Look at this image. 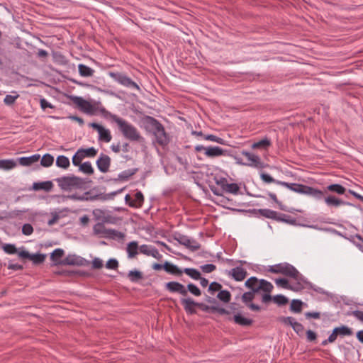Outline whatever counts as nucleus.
<instances>
[{"mask_svg": "<svg viewBox=\"0 0 363 363\" xmlns=\"http://www.w3.org/2000/svg\"><path fill=\"white\" fill-rule=\"evenodd\" d=\"M99 111L100 114L104 118L111 119L112 121L117 124L120 131L125 138L131 141H138L141 138L140 134L138 129L129 122L126 121L116 114L111 113L104 107L99 108Z\"/></svg>", "mask_w": 363, "mask_h": 363, "instance_id": "obj_1", "label": "nucleus"}, {"mask_svg": "<svg viewBox=\"0 0 363 363\" xmlns=\"http://www.w3.org/2000/svg\"><path fill=\"white\" fill-rule=\"evenodd\" d=\"M245 286L250 289L251 291L259 294L261 291L263 294L261 296V301L267 303L272 301L271 292L274 286L272 284L265 279L259 280L255 277H251L245 283Z\"/></svg>", "mask_w": 363, "mask_h": 363, "instance_id": "obj_2", "label": "nucleus"}, {"mask_svg": "<svg viewBox=\"0 0 363 363\" xmlns=\"http://www.w3.org/2000/svg\"><path fill=\"white\" fill-rule=\"evenodd\" d=\"M144 123L146 130L154 135L155 142L162 147L169 144V138L163 125L158 120L152 116H146Z\"/></svg>", "mask_w": 363, "mask_h": 363, "instance_id": "obj_3", "label": "nucleus"}, {"mask_svg": "<svg viewBox=\"0 0 363 363\" xmlns=\"http://www.w3.org/2000/svg\"><path fill=\"white\" fill-rule=\"evenodd\" d=\"M277 184L286 187L292 191L311 196L317 200H321L324 198V193L321 190L302 184L288 183L281 181L277 182Z\"/></svg>", "mask_w": 363, "mask_h": 363, "instance_id": "obj_4", "label": "nucleus"}, {"mask_svg": "<svg viewBox=\"0 0 363 363\" xmlns=\"http://www.w3.org/2000/svg\"><path fill=\"white\" fill-rule=\"evenodd\" d=\"M267 272L273 274H281L294 279L305 281V277L292 264L288 262H281L268 267Z\"/></svg>", "mask_w": 363, "mask_h": 363, "instance_id": "obj_5", "label": "nucleus"}, {"mask_svg": "<svg viewBox=\"0 0 363 363\" xmlns=\"http://www.w3.org/2000/svg\"><path fill=\"white\" fill-rule=\"evenodd\" d=\"M108 74L112 79L123 86L135 89L138 91H141L140 86L125 73L109 72Z\"/></svg>", "mask_w": 363, "mask_h": 363, "instance_id": "obj_6", "label": "nucleus"}, {"mask_svg": "<svg viewBox=\"0 0 363 363\" xmlns=\"http://www.w3.org/2000/svg\"><path fill=\"white\" fill-rule=\"evenodd\" d=\"M58 186L62 190H70L73 188H79L83 184V181L81 178L74 176H64L62 177L57 178L55 179Z\"/></svg>", "mask_w": 363, "mask_h": 363, "instance_id": "obj_7", "label": "nucleus"}, {"mask_svg": "<svg viewBox=\"0 0 363 363\" xmlns=\"http://www.w3.org/2000/svg\"><path fill=\"white\" fill-rule=\"evenodd\" d=\"M72 101L81 111L90 115H93L96 112L99 113V108L103 107L102 106L96 107L81 96H72Z\"/></svg>", "mask_w": 363, "mask_h": 363, "instance_id": "obj_8", "label": "nucleus"}, {"mask_svg": "<svg viewBox=\"0 0 363 363\" xmlns=\"http://www.w3.org/2000/svg\"><path fill=\"white\" fill-rule=\"evenodd\" d=\"M296 281L294 284H289V281L285 278H278L275 279V283L277 286H281L283 289H289L293 291H300L304 289L303 284H307V279L305 278V281H301L299 279H294Z\"/></svg>", "mask_w": 363, "mask_h": 363, "instance_id": "obj_9", "label": "nucleus"}, {"mask_svg": "<svg viewBox=\"0 0 363 363\" xmlns=\"http://www.w3.org/2000/svg\"><path fill=\"white\" fill-rule=\"evenodd\" d=\"M173 238L179 244L185 246L191 251H196L201 247L200 244L196 240L179 233H175L173 235Z\"/></svg>", "mask_w": 363, "mask_h": 363, "instance_id": "obj_10", "label": "nucleus"}, {"mask_svg": "<svg viewBox=\"0 0 363 363\" xmlns=\"http://www.w3.org/2000/svg\"><path fill=\"white\" fill-rule=\"evenodd\" d=\"M241 154L246 157L247 161L242 162L238 160V163L244 166L253 167L256 168H263L264 165L261 161L260 157L253 153H251L246 150H242Z\"/></svg>", "mask_w": 363, "mask_h": 363, "instance_id": "obj_11", "label": "nucleus"}, {"mask_svg": "<svg viewBox=\"0 0 363 363\" xmlns=\"http://www.w3.org/2000/svg\"><path fill=\"white\" fill-rule=\"evenodd\" d=\"M89 126L95 129L99 134L98 140L104 143H109L112 139L110 130L105 128L100 124L91 123Z\"/></svg>", "mask_w": 363, "mask_h": 363, "instance_id": "obj_12", "label": "nucleus"}, {"mask_svg": "<svg viewBox=\"0 0 363 363\" xmlns=\"http://www.w3.org/2000/svg\"><path fill=\"white\" fill-rule=\"evenodd\" d=\"M89 263V261L85 258L78 256L77 255H68L63 259L60 264L62 265H71V266H85Z\"/></svg>", "mask_w": 363, "mask_h": 363, "instance_id": "obj_13", "label": "nucleus"}, {"mask_svg": "<svg viewBox=\"0 0 363 363\" xmlns=\"http://www.w3.org/2000/svg\"><path fill=\"white\" fill-rule=\"evenodd\" d=\"M326 205L329 207H338L340 206H354L358 209L361 208L359 205H354L349 201H345L341 199H339L335 196L329 195L324 198Z\"/></svg>", "mask_w": 363, "mask_h": 363, "instance_id": "obj_14", "label": "nucleus"}, {"mask_svg": "<svg viewBox=\"0 0 363 363\" xmlns=\"http://www.w3.org/2000/svg\"><path fill=\"white\" fill-rule=\"evenodd\" d=\"M165 289L170 293H177L183 296H187V290L185 286L177 281H169L166 283Z\"/></svg>", "mask_w": 363, "mask_h": 363, "instance_id": "obj_15", "label": "nucleus"}, {"mask_svg": "<svg viewBox=\"0 0 363 363\" xmlns=\"http://www.w3.org/2000/svg\"><path fill=\"white\" fill-rule=\"evenodd\" d=\"M123 191V189L117 191H113L109 194H95L93 191H89L88 192L90 194L87 195V199L89 201H94L96 200H101V201H106L109 199H113L114 196H116L118 193H120Z\"/></svg>", "mask_w": 363, "mask_h": 363, "instance_id": "obj_16", "label": "nucleus"}, {"mask_svg": "<svg viewBox=\"0 0 363 363\" xmlns=\"http://www.w3.org/2000/svg\"><path fill=\"white\" fill-rule=\"evenodd\" d=\"M197 307L200 308L204 312L218 313L220 315L230 314V311L224 308L220 307L218 304L213 306H208L203 303L197 302Z\"/></svg>", "mask_w": 363, "mask_h": 363, "instance_id": "obj_17", "label": "nucleus"}, {"mask_svg": "<svg viewBox=\"0 0 363 363\" xmlns=\"http://www.w3.org/2000/svg\"><path fill=\"white\" fill-rule=\"evenodd\" d=\"M96 166L99 170L103 173L108 171L111 164V158L109 156L101 153L96 160Z\"/></svg>", "mask_w": 363, "mask_h": 363, "instance_id": "obj_18", "label": "nucleus"}, {"mask_svg": "<svg viewBox=\"0 0 363 363\" xmlns=\"http://www.w3.org/2000/svg\"><path fill=\"white\" fill-rule=\"evenodd\" d=\"M180 302L184 307V311L189 315L196 313L195 307L197 306V302L191 298H182Z\"/></svg>", "mask_w": 363, "mask_h": 363, "instance_id": "obj_19", "label": "nucleus"}, {"mask_svg": "<svg viewBox=\"0 0 363 363\" xmlns=\"http://www.w3.org/2000/svg\"><path fill=\"white\" fill-rule=\"evenodd\" d=\"M247 271L242 267H236L228 272V275L237 281H241L245 279L247 276Z\"/></svg>", "mask_w": 363, "mask_h": 363, "instance_id": "obj_20", "label": "nucleus"}, {"mask_svg": "<svg viewBox=\"0 0 363 363\" xmlns=\"http://www.w3.org/2000/svg\"><path fill=\"white\" fill-rule=\"evenodd\" d=\"M227 150H223L218 146H208L206 151L204 152L205 155L208 157H216L221 155H225Z\"/></svg>", "mask_w": 363, "mask_h": 363, "instance_id": "obj_21", "label": "nucleus"}, {"mask_svg": "<svg viewBox=\"0 0 363 363\" xmlns=\"http://www.w3.org/2000/svg\"><path fill=\"white\" fill-rule=\"evenodd\" d=\"M127 256L129 259H134L140 252L138 241H131L126 246Z\"/></svg>", "mask_w": 363, "mask_h": 363, "instance_id": "obj_22", "label": "nucleus"}, {"mask_svg": "<svg viewBox=\"0 0 363 363\" xmlns=\"http://www.w3.org/2000/svg\"><path fill=\"white\" fill-rule=\"evenodd\" d=\"M164 270L172 275L179 277L183 274L182 269H179L177 265L166 261L163 264Z\"/></svg>", "mask_w": 363, "mask_h": 363, "instance_id": "obj_23", "label": "nucleus"}, {"mask_svg": "<svg viewBox=\"0 0 363 363\" xmlns=\"http://www.w3.org/2000/svg\"><path fill=\"white\" fill-rule=\"evenodd\" d=\"M40 159V155L35 154L29 157H21L18 158L19 164L22 166H30L38 162Z\"/></svg>", "mask_w": 363, "mask_h": 363, "instance_id": "obj_24", "label": "nucleus"}, {"mask_svg": "<svg viewBox=\"0 0 363 363\" xmlns=\"http://www.w3.org/2000/svg\"><path fill=\"white\" fill-rule=\"evenodd\" d=\"M325 190L330 192L336 193L338 195L345 194V192L347 191L345 187L339 184H330L326 187Z\"/></svg>", "mask_w": 363, "mask_h": 363, "instance_id": "obj_25", "label": "nucleus"}, {"mask_svg": "<svg viewBox=\"0 0 363 363\" xmlns=\"http://www.w3.org/2000/svg\"><path fill=\"white\" fill-rule=\"evenodd\" d=\"M65 252L62 249L57 248L52 253L50 256L51 260L54 262L55 265L60 264L62 257H63Z\"/></svg>", "mask_w": 363, "mask_h": 363, "instance_id": "obj_26", "label": "nucleus"}, {"mask_svg": "<svg viewBox=\"0 0 363 363\" xmlns=\"http://www.w3.org/2000/svg\"><path fill=\"white\" fill-rule=\"evenodd\" d=\"M16 162L13 159L0 160V169L10 170L16 167Z\"/></svg>", "mask_w": 363, "mask_h": 363, "instance_id": "obj_27", "label": "nucleus"}, {"mask_svg": "<svg viewBox=\"0 0 363 363\" xmlns=\"http://www.w3.org/2000/svg\"><path fill=\"white\" fill-rule=\"evenodd\" d=\"M78 71L79 74L84 77H91L94 73V70L92 68L84 64L78 65Z\"/></svg>", "mask_w": 363, "mask_h": 363, "instance_id": "obj_28", "label": "nucleus"}, {"mask_svg": "<svg viewBox=\"0 0 363 363\" xmlns=\"http://www.w3.org/2000/svg\"><path fill=\"white\" fill-rule=\"evenodd\" d=\"M233 319L235 323L242 326H250L253 323L252 319L243 317L240 313L235 314Z\"/></svg>", "mask_w": 363, "mask_h": 363, "instance_id": "obj_29", "label": "nucleus"}, {"mask_svg": "<svg viewBox=\"0 0 363 363\" xmlns=\"http://www.w3.org/2000/svg\"><path fill=\"white\" fill-rule=\"evenodd\" d=\"M137 171V168L124 170L118 174V178L116 180L127 181L131 176L134 175Z\"/></svg>", "mask_w": 363, "mask_h": 363, "instance_id": "obj_30", "label": "nucleus"}, {"mask_svg": "<svg viewBox=\"0 0 363 363\" xmlns=\"http://www.w3.org/2000/svg\"><path fill=\"white\" fill-rule=\"evenodd\" d=\"M276 217L277 218L275 219V220L277 221H280L291 225H295L296 223V218H292L291 216L286 214L280 213L277 212Z\"/></svg>", "mask_w": 363, "mask_h": 363, "instance_id": "obj_31", "label": "nucleus"}, {"mask_svg": "<svg viewBox=\"0 0 363 363\" xmlns=\"http://www.w3.org/2000/svg\"><path fill=\"white\" fill-rule=\"evenodd\" d=\"M144 201V196L141 191H138L135 194V199L129 203L130 207H141Z\"/></svg>", "mask_w": 363, "mask_h": 363, "instance_id": "obj_32", "label": "nucleus"}, {"mask_svg": "<svg viewBox=\"0 0 363 363\" xmlns=\"http://www.w3.org/2000/svg\"><path fill=\"white\" fill-rule=\"evenodd\" d=\"M52 183L50 181L37 182L33 184V189L38 190H45L49 191L52 188Z\"/></svg>", "mask_w": 363, "mask_h": 363, "instance_id": "obj_33", "label": "nucleus"}, {"mask_svg": "<svg viewBox=\"0 0 363 363\" xmlns=\"http://www.w3.org/2000/svg\"><path fill=\"white\" fill-rule=\"evenodd\" d=\"M56 165L60 168L67 169L70 165V162L67 157L59 155L56 159Z\"/></svg>", "mask_w": 363, "mask_h": 363, "instance_id": "obj_34", "label": "nucleus"}, {"mask_svg": "<svg viewBox=\"0 0 363 363\" xmlns=\"http://www.w3.org/2000/svg\"><path fill=\"white\" fill-rule=\"evenodd\" d=\"M257 212L259 213L260 216L267 218H270L272 220H274L277 218V212L269 208H263V209H258Z\"/></svg>", "mask_w": 363, "mask_h": 363, "instance_id": "obj_35", "label": "nucleus"}, {"mask_svg": "<svg viewBox=\"0 0 363 363\" xmlns=\"http://www.w3.org/2000/svg\"><path fill=\"white\" fill-rule=\"evenodd\" d=\"M224 192L230 193L233 195H238L240 192V186L236 183H228L225 188L223 190Z\"/></svg>", "mask_w": 363, "mask_h": 363, "instance_id": "obj_36", "label": "nucleus"}, {"mask_svg": "<svg viewBox=\"0 0 363 363\" xmlns=\"http://www.w3.org/2000/svg\"><path fill=\"white\" fill-rule=\"evenodd\" d=\"M271 145V141L267 138H264L257 142L252 144V147L254 149L262 148L267 149Z\"/></svg>", "mask_w": 363, "mask_h": 363, "instance_id": "obj_37", "label": "nucleus"}, {"mask_svg": "<svg viewBox=\"0 0 363 363\" xmlns=\"http://www.w3.org/2000/svg\"><path fill=\"white\" fill-rule=\"evenodd\" d=\"M183 273H185L186 275L190 277L191 279L194 280H199L201 278L200 272L194 268H184L182 269Z\"/></svg>", "mask_w": 363, "mask_h": 363, "instance_id": "obj_38", "label": "nucleus"}, {"mask_svg": "<svg viewBox=\"0 0 363 363\" xmlns=\"http://www.w3.org/2000/svg\"><path fill=\"white\" fill-rule=\"evenodd\" d=\"M93 231L96 235H104L106 237L108 229L106 228L105 225L102 223H97L93 227Z\"/></svg>", "mask_w": 363, "mask_h": 363, "instance_id": "obj_39", "label": "nucleus"}, {"mask_svg": "<svg viewBox=\"0 0 363 363\" xmlns=\"http://www.w3.org/2000/svg\"><path fill=\"white\" fill-rule=\"evenodd\" d=\"M128 277L131 282L135 283L143 279V274L138 270H130L128 274Z\"/></svg>", "mask_w": 363, "mask_h": 363, "instance_id": "obj_40", "label": "nucleus"}, {"mask_svg": "<svg viewBox=\"0 0 363 363\" xmlns=\"http://www.w3.org/2000/svg\"><path fill=\"white\" fill-rule=\"evenodd\" d=\"M337 330V335L340 337L350 336L352 335V329L347 325H341L335 328Z\"/></svg>", "mask_w": 363, "mask_h": 363, "instance_id": "obj_41", "label": "nucleus"}, {"mask_svg": "<svg viewBox=\"0 0 363 363\" xmlns=\"http://www.w3.org/2000/svg\"><path fill=\"white\" fill-rule=\"evenodd\" d=\"M125 237L124 233L114 229H108L106 238L122 240Z\"/></svg>", "mask_w": 363, "mask_h": 363, "instance_id": "obj_42", "label": "nucleus"}, {"mask_svg": "<svg viewBox=\"0 0 363 363\" xmlns=\"http://www.w3.org/2000/svg\"><path fill=\"white\" fill-rule=\"evenodd\" d=\"M54 162V157L50 154H45L41 160H40V164L45 167H50Z\"/></svg>", "mask_w": 363, "mask_h": 363, "instance_id": "obj_43", "label": "nucleus"}, {"mask_svg": "<svg viewBox=\"0 0 363 363\" xmlns=\"http://www.w3.org/2000/svg\"><path fill=\"white\" fill-rule=\"evenodd\" d=\"M217 298L224 303H229L231 299V294L228 290H220L217 294Z\"/></svg>", "mask_w": 363, "mask_h": 363, "instance_id": "obj_44", "label": "nucleus"}, {"mask_svg": "<svg viewBox=\"0 0 363 363\" xmlns=\"http://www.w3.org/2000/svg\"><path fill=\"white\" fill-rule=\"evenodd\" d=\"M303 302L298 299L291 301L290 309L294 313H300L302 310Z\"/></svg>", "mask_w": 363, "mask_h": 363, "instance_id": "obj_45", "label": "nucleus"}, {"mask_svg": "<svg viewBox=\"0 0 363 363\" xmlns=\"http://www.w3.org/2000/svg\"><path fill=\"white\" fill-rule=\"evenodd\" d=\"M79 150H81V153L84 155V157H94L97 154V150L94 147H91L87 149L81 148L79 149Z\"/></svg>", "mask_w": 363, "mask_h": 363, "instance_id": "obj_46", "label": "nucleus"}, {"mask_svg": "<svg viewBox=\"0 0 363 363\" xmlns=\"http://www.w3.org/2000/svg\"><path fill=\"white\" fill-rule=\"evenodd\" d=\"M79 170L87 174H91L94 173V169L90 162H85L82 163L79 166Z\"/></svg>", "mask_w": 363, "mask_h": 363, "instance_id": "obj_47", "label": "nucleus"}, {"mask_svg": "<svg viewBox=\"0 0 363 363\" xmlns=\"http://www.w3.org/2000/svg\"><path fill=\"white\" fill-rule=\"evenodd\" d=\"M272 300L278 306H284L288 303V298L282 294H278L273 298L272 297Z\"/></svg>", "mask_w": 363, "mask_h": 363, "instance_id": "obj_48", "label": "nucleus"}, {"mask_svg": "<svg viewBox=\"0 0 363 363\" xmlns=\"http://www.w3.org/2000/svg\"><path fill=\"white\" fill-rule=\"evenodd\" d=\"M187 292L189 291L191 294L195 296H199L201 295V291L199 287L194 284L189 283L186 287Z\"/></svg>", "mask_w": 363, "mask_h": 363, "instance_id": "obj_49", "label": "nucleus"}, {"mask_svg": "<svg viewBox=\"0 0 363 363\" xmlns=\"http://www.w3.org/2000/svg\"><path fill=\"white\" fill-rule=\"evenodd\" d=\"M255 293L251 291L245 292L242 296V302L245 303L246 306H247V304L250 303L255 298Z\"/></svg>", "mask_w": 363, "mask_h": 363, "instance_id": "obj_50", "label": "nucleus"}, {"mask_svg": "<svg viewBox=\"0 0 363 363\" xmlns=\"http://www.w3.org/2000/svg\"><path fill=\"white\" fill-rule=\"evenodd\" d=\"M84 155L81 153V150H77V152L72 157V164L74 166H80L82 160H83Z\"/></svg>", "mask_w": 363, "mask_h": 363, "instance_id": "obj_51", "label": "nucleus"}, {"mask_svg": "<svg viewBox=\"0 0 363 363\" xmlns=\"http://www.w3.org/2000/svg\"><path fill=\"white\" fill-rule=\"evenodd\" d=\"M222 285L218 282L213 281L210 284L208 291L211 295H214L216 292L221 290Z\"/></svg>", "mask_w": 363, "mask_h": 363, "instance_id": "obj_52", "label": "nucleus"}, {"mask_svg": "<svg viewBox=\"0 0 363 363\" xmlns=\"http://www.w3.org/2000/svg\"><path fill=\"white\" fill-rule=\"evenodd\" d=\"M204 140L215 142L221 145H223L225 143V140L223 138L212 134L205 135Z\"/></svg>", "mask_w": 363, "mask_h": 363, "instance_id": "obj_53", "label": "nucleus"}, {"mask_svg": "<svg viewBox=\"0 0 363 363\" xmlns=\"http://www.w3.org/2000/svg\"><path fill=\"white\" fill-rule=\"evenodd\" d=\"M19 97V94H16L15 96L7 94L4 99V103L7 106H12L14 104L16 100Z\"/></svg>", "mask_w": 363, "mask_h": 363, "instance_id": "obj_54", "label": "nucleus"}, {"mask_svg": "<svg viewBox=\"0 0 363 363\" xmlns=\"http://www.w3.org/2000/svg\"><path fill=\"white\" fill-rule=\"evenodd\" d=\"M45 255L43 254H33L31 255L30 260L35 264H40L44 262Z\"/></svg>", "mask_w": 363, "mask_h": 363, "instance_id": "obj_55", "label": "nucleus"}, {"mask_svg": "<svg viewBox=\"0 0 363 363\" xmlns=\"http://www.w3.org/2000/svg\"><path fill=\"white\" fill-rule=\"evenodd\" d=\"M260 178L265 183H275L277 184V182H279V180L274 179L273 177H272L269 174L262 172L260 174Z\"/></svg>", "mask_w": 363, "mask_h": 363, "instance_id": "obj_56", "label": "nucleus"}, {"mask_svg": "<svg viewBox=\"0 0 363 363\" xmlns=\"http://www.w3.org/2000/svg\"><path fill=\"white\" fill-rule=\"evenodd\" d=\"M292 328L297 335H298L299 336L303 335L304 327L301 323L298 322L294 323Z\"/></svg>", "mask_w": 363, "mask_h": 363, "instance_id": "obj_57", "label": "nucleus"}, {"mask_svg": "<svg viewBox=\"0 0 363 363\" xmlns=\"http://www.w3.org/2000/svg\"><path fill=\"white\" fill-rule=\"evenodd\" d=\"M3 249L6 253L9 255L15 254L17 252L16 246L13 244H6L4 245Z\"/></svg>", "mask_w": 363, "mask_h": 363, "instance_id": "obj_58", "label": "nucleus"}, {"mask_svg": "<svg viewBox=\"0 0 363 363\" xmlns=\"http://www.w3.org/2000/svg\"><path fill=\"white\" fill-rule=\"evenodd\" d=\"M118 267V262L116 259L111 258L106 264V267L108 269H116Z\"/></svg>", "mask_w": 363, "mask_h": 363, "instance_id": "obj_59", "label": "nucleus"}, {"mask_svg": "<svg viewBox=\"0 0 363 363\" xmlns=\"http://www.w3.org/2000/svg\"><path fill=\"white\" fill-rule=\"evenodd\" d=\"M215 181H216V184L217 185H218L223 191L224 190V189L225 188L226 185L228 183L227 179L225 177H219V178L216 177Z\"/></svg>", "mask_w": 363, "mask_h": 363, "instance_id": "obj_60", "label": "nucleus"}, {"mask_svg": "<svg viewBox=\"0 0 363 363\" xmlns=\"http://www.w3.org/2000/svg\"><path fill=\"white\" fill-rule=\"evenodd\" d=\"M33 232V226L29 223H26L22 227V233L25 235H30Z\"/></svg>", "mask_w": 363, "mask_h": 363, "instance_id": "obj_61", "label": "nucleus"}, {"mask_svg": "<svg viewBox=\"0 0 363 363\" xmlns=\"http://www.w3.org/2000/svg\"><path fill=\"white\" fill-rule=\"evenodd\" d=\"M152 247V245L143 244L139 246V252L143 255L148 256Z\"/></svg>", "mask_w": 363, "mask_h": 363, "instance_id": "obj_62", "label": "nucleus"}, {"mask_svg": "<svg viewBox=\"0 0 363 363\" xmlns=\"http://www.w3.org/2000/svg\"><path fill=\"white\" fill-rule=\"evenodd\" d=\"M40 104L41 108L43 110H45L47 108H55V106L45 98L40 99Z\"/></svg>", "mask_w": 363, "mask_h": 363, "instance_id": "obj_63", "label": "nucleus"}, {"mask_svg": "<svg viewBox=\"0 0 363 363\" xmlns=\"http://www.w3.org/2000/svg\"><path fill=\"white\" fill-rule=\"evenodd\" d=\"M201 269L205 273H211L216 269V267L213 264H206L201 266Z\"/></svg>", "mask_w": 363, "mask_h": 363, "instance_id": "obj_64", "label": "nucleus"}]
</instances>
